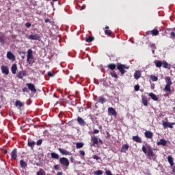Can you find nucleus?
I'll return each instance as SVG.
<instances>
[{
    "instance_id": "obj_1",
    "label": "nucleus",
    "mask_w": 175,
    "mask_h": 175,
    "mask_svg": "<svg viewBox=\"0 0 175 175\" xmlns=\"http://www.w3.org/2000/svg\"><path fill=\"white\" fill-rule=\"evenodd\" d=\"M107 68L110 69V70H115L117 68L118 70L120 72L121 75H125V69H129V66H125V64H121V63H118L117 65L116 64H109L107 65Z\"/></svg>"
},
{
    "instance_id": "obj_2",
    "label": "nucleus",
    "mask_w": 175,
    "mask_h": 175,
    "mask_svg": "<svg viewBox=\"0 0 175 175\" xmlns=\"http://www.w3.org/2000/svg\"><path fill=\"white\" fill-rule=\"evenodd\" d=\"M165 81L166 83V85H165V88L163 89V91H164V92L171 94L172 85L173 84V82L172 81V79L170 78V77H166L165 78Z\"/></svg>"
},
{
    "instance_id": "obj_3",
    "label": "nucleus",
    "mask_w": 175,
    "mask_h": 175,
    "mask_svg": "<svg viewBox=\"0 0 175 175\" xmlns=\"http://www.w3.org/2000/svg\"><path fill=\"white\" fill-rule=\"evenodd\" d=\"M142 151L144 154H147L148 157H154V152L152 151V149H151V147L148 146V149L146 146H142Z\"/></svg>"
},
{
    "instance_id": "obj_4",
    "label": "nucleus",
    "mask_w": 175,
    "mask_h": 175,
    "mask_svg": "<svg viewBox=\"0 0 175 175\" xmlns=\"http://www.w3.org/2000/svg\"><path fill=\"white\" fill-rule=\"evenodd\" d=\"M32 59H33V54L32 49H28L27 62L29 64V65H32V64H33Z\"/></svg>"
},
{
    "instance_id": "obj_5",
    "label": "nucleus",
    "mask_w": 175,
    "mask_h": 175,
    "mask_svg": "<svg viewBox=\"0 0 175 175\" xmlns=\"http://www.w3.org/2000/svg\"><path fill=\"white\" fill-rule=\"evenodd\" d=\"M59 163L63 166H66V167H68V166H69L70 164L69 159H68L66 157H62L59 159Z\"/></svg>"
},
{
    "instance_id": "obj_6",
    "label": "nucleus",
    "mask_w": 175,
    "mask_h": 175,
    "mask_svg": "<svg viewBox=\"0 0 175 175\" xmlns=\"http://www.w3.org/2000/svg\"><path fill=\"white\" fill-rule=\"evenodd\" d=\"M30 40H40V36L39 34L35 33V34H31L27 38Z\"/></svg>"
},
{
    "instance_id": "obj_7",
    "label": "nucleus",
    "mask_w": 175,
    "mask_h": 175,
    "mask_svg": "<svg viewBox=\"0 0 175 175\" xmlns=\"http://www.w3.org/2000/svg\"><path fill=\"white\" fill-rule=\"evenodd\" d=\"M108 114L109 116H113V117H117V111H116V109L113 107H109L108 108Z\"/></svg>"
},
{
    "instance_id": "obj_8",
    "label": "nucleus",
    "mask_w": 175,
    "mask_h": 175,
    "mask_svg": "<svg viewBox=\"0 0 175 175\" xmlns=\"http://www.w3.org/2000/svg\"><path fill=\"white\" fill-rule=\"evenodd\" d=\"M1 69L3 75H5L6 76L9 75V67H8L7 66L2 65Z\"/></svg>"
},
{
    "instance_id": "obj_9",
    "label": "nucleus",
    "mask_w": 175,
    "mask_h": 175,
    "mask_svg": "<svg viewBox=\"0 0 175 175\" xmlns=\"http://www.w3.org/2000/svg\"><path fill=\"white\" fill-rule=\"evenodd\" d=\"M26 85L28 88V90L31 91V92H36V88H35V85H33V83H27Z\"/></svg>"
},
{
    "instance_id": "obj_10",
    "label": "nucleus",
    "mask_w": 175,
    "mask_h": 175,
    "mask_svg": "<svg viewBox=\"0 0 175 175\" xmlns=\"http://www.w3.org/2000/svg\"><path fill=\"white\" fill-rule=\"evenodd\" d=\"M58 151H59L60 154H62V155H72V153L62 148H59Z\"/></svg>"
},
{
    "instance_id": "obj_11",
    "label": "nucleus",
    "mask_w": 175,
    "mask_h": 175,
    "mask_svg": "<svg viewBox=\"0 0 175 175\" xmlns=\"http://www.w3.org/2000/svg\"><path fill=\"white\" fill-rule=\"evenodd\" d=\"M173 125H174V122L170 123L169 122H163V126L164 129H166V128H173Z\"/></svg>"
},
{
    "instance_id": "obj_12",
    "label": "nucleus",
    "mask_w": 175,
    "mask_h": 175,
    "mask_svg": "<svg viewBox=\"0 0 175 175\" xmlns=\"http://www.w3.org/2000/svg\"><path fill=\"white\" fill-rule=\"evenodd\" d=\"M27 76V72L25 70H21L16 75L18 79H23L24 77Z\"/></svg>"
},
{
    "instance_id": "obj_13",
    "label": "nucleus",
    "mask_w": 175,
    "mask_h": 175,
    "mask_svg": "<svg viewBox=\"0 0 175 175\" xmlns=\"http://www.w3.org/2000/svg\"><path fill=\"white\" fill-rule=\"evenodd\" d=\"M7 58L10 61H16V56L10 51L7 53Z\"/></svg>"
},
{
    "instance_id": "obj_14",
    "label": "nucleus",
    "mask_w": 175,
    "mask_h": 175,
    "mask_svg": "<svg viewBox=\"0 0 175 175\" xmlns=\"http://www.w3.org/2000/svg\"><path fill=\"white\" fill-rule=\"evenodd\" d=\"M11 159H14V161H16V159H17V148H14L11 154Z\"/></svg>"
},
{
    "instance_id": "obj_15",
    "label": "nucleus",
    "mask_w": 175,
    "mask_h": 175,
    "mask_svg": "<svg viewBox=\"0 0 175 175\" xmlns=\"http://www.w3.org/2000/svg\"><path fill=\"white\" fill-rule=\"evenodd\" d=\"M144 135L146 137V139H152V137L154 136V133H152V132H151V131H146L144 133Z\"/></svg>"
},
{
    "instance_id": "obj_16",
    "label": "nucleus",
    "mask_w": 175,
    "mask_h": 175,
    "mask_svg": "<svg viewBox=\"0 0 175 175\" xmlns=\"http://www.w3.org/2000/svg\"><path fill=\"white\" fill-rule=\"evenodd\" d=\"M91 141L92 142V146L93 147H95V146H96V144H98V137H96V136H92Z\"/></svg>"
},
{
    "instance_id": "obj_17",
    "label": "nucleus",
    "mask_w": 175,
    "mask_h": 175,
    "mask_svg": "<svg viewBox=\"0 0 175 175\" xmlns=\"http://www.w3.org/2000/svg\"><path fill=\"white\" fill-rule=\"evenodd\" d=\"M142 103L144 106H148V100L146 96H142Z\"/></svg>"
},
{
    "instance_id": "obj_18",
    "label": "nucleus",
    "mask_w": 175,
    "mask_h": 175,
    "mask_svg": "<svg viewBox=\"0 0 175 175\" xmlns=\"http://www.w3.org/2000/svg\"><path fill=\"white\" fill-rule=\"evenodd\" d=\"M157 146H165L167 144V141L165 139H161L159 142L157 143Z\"/></svg>"
},
{
    "instance_id": "obj_19",
    "label": "nucleus",
    "mask_w": 175,
    "mask_h": 175,
    "mask_svg": "<svg viewBox=\"0 0 175 175\" xmlns=\"http://www.w3.org/2000/svg\"><path fill=\"white\" fill-rule=\"evenodd\" d=\"M140 77H142V72H140V70L135 71V72L134 73V79H135L136 80H139Z\"/></svg>"
},
{
    "instance_id": "obj_20",
    "label": "nucleus",
    "mask_w": 175,
    "mask_h": 175,
    "mask_svg": "<svg viewBox=\"0 0 175 175\" xmlns=\"http://www.w3.org/2000/svg\"><path fill=\"white\" fill-rule=\"evenodd\" d=\"M133 142H136V143H142L143 141L142 140V138L139 137L138 135H135L133 137Z\"/></svg>"
},
{
    "instance_id": "obj_21",
    "label": "nucleus",
    "mask_w": 175,
    "mask_h": 175,
    "mask_svg": "<svg viewBox=\"0 0 175 175\" xmlns=\"http://www.w3.org/2000/svg\"><path fill=\"white\" fill-rule=\"evenodd\" d=\"M11 72L12 75H16V72H17V64H12L11 67Z\"/></svg>"
},
{
    "instance_id": "obj_22",
    "label": "nucleus",
    "mask_w": 175,
    "mask_h": 175,
    "mask_svg": "<svg viewBox=\"0 0 175 175\" xmlns=\"http://www.w3.org/2000/svg\"><path fill=\"white\" fill-rule=\"evenodd\" d=\"M129 148V145L124 144L122 146L121 152H126Z\"/></svg>"
},
{
    "instance_id": "obj_23",
    "label": "nucleus",
    "mask_w": 175,
    "mask_h": 175,
    "mask_svg": "<svg viewBox=\"0 0 175 175\" xmlns=\"http://www.w3.org/2000/svg\"><path fill=\"white\" fill-rule=\"evenodd\" d=\"M36 144V142H35L34 141L28 142V143H27L28 147H30L31 148V150H33V148H35Z\"/></svg>"
},
{
    "instance_id": "obj_24",
    "label": "nucleus",
    "mask_w": 175,
    "mask_h": 175,
    "mask_svg": "<svg viewBox=\"0 0 175 175\" xmlns=\"http://www.w3.org/2000/svg\"><path fill=\"white\" fill-rule=\"evenodd\" d=\"M150 33L152 36H158V35H159V31L157 29H154L150 31Z\"/></svg>"
},
{
    "instance_id": "obj_25",
    "label": "nucleus",
    "mask_w": 175,
    "mask_h": 175,
    "mask_svg": "<svg viewBox=\"0 0 175 175\" xmlns=\"http://www.w3.org/2000/svg\"><path fill=\"white\" fill-rule=\"evenodd\" d=\"M77 122L79 125H85V121H84L83 118H80V116H78L77 118Z\"/></svg>"
},
{
    "instance_id": "obj_26",
    "label": "nucleus",
    "mask_w": 175,
    "mask_h": 175,
    "mask_svg": "<svg viewBox=\"0 0 175 175\" xmlns=\"http://www.w3.org/2000/svg\"><path fill=\"white\" fill-rule=\"evenodd\" d=\"M148 95L150 98L152 99V100H154V101L158 100V96H157V95H155L154 93H149Z\"/></svg>"
},
{
    "instance_id": "obj_27",
    "label": "nucleus",
    "mask_w": 175,
    "mask_h": 175,
    "mask_svg": "<svg viewBox=\"0 0 175 175\" xmlns=\"http://www.w3.org/2000/svg\"><path fill=\"white\" fill-rule=\"evenodd\" d=\"M51 157L53 159H59V155L55 152H51Z\"/></svg>"
},
{
    "instance_id": "obj_28",
    "label": "nucleus",
    "mask_w": 175,
    "mask_h": 175,
    "mask_svg": "<svg viewBox=\"0 0 175 175\" xmlns=\"http://www.w3.org/2000/svg\"><path fill=\"white\" fill-rule=\"evenodd\" d=\"M98 102H99V103H101V105H103L104 103H106V98H105V97L100 96L98 97Z\"/></svg>"
},
{
    "instance_id": "obj_29",
    "label": "nucleus",
    "mask_w": 175,
    "mask_h": 175,
    "mask_svg": "<svg viewBox=\"0 0 175 175\" xmlns=\"http://www.w3.org/2000/svg\"><path fill=\"white\" fill-rule=\"evenodd\" d=\"M36 175H46L44 170L40 168L39 171L36 172Z\"/></svg>"
},
{
    "instance_id": "obj_30",
    "label": "nucleus",
    "mask_w": 175,
    "mask_h": 175,
    "mask_svg": "<svg viewBox=\"0 0 175 175\" xmlns=\"http://www.w3.org/2000/svg\"><path fill=\"white\" fill-rule=\"evenodd\" d=\"M167 161L170 164V166H173L174 165V163L173 162V157H172V156H169L167 157Z\"/></svg>"
},
{
    "instance_id": "obj_31",
    "label": "nucleus",
    "mask_w": 175,
    "mask_h": 175,
    "mask_svg": "<svg viewBox=\"0 0 175 175\" xmlns=\"http://www.w3.org/2000/svg\"><path fill=\"white\" fill-rule=\"evenodd\" d=\"M155 65L157 68H161L163 62L161 61L157 60L155 62Z\"/></svg>"
},
{
    "instance_id": "obj_32",
    "label": "nucleus",
    "mask_w": 175,
    "mask_h": 175,
    "mask_svg": "<svg viewBox=\"0 0 175 175\" xmlns=\"http://www.w3.org/2000/svg\"><path fill=\"white\" fill-rule=\"evenodd\" d=\"M84 147V143L83 142H78L76 144L77 148H83Z\"/></svg>"
},
{
    "instance_id": "obj_33",
    "label": "nucleus",
    "mask_w": 175,
    "mask_h": 175,
    "mask_svg": "<svg viewBox=\"0 0 175 175\" xmlns=\"http://www.w3.org/2000/svg\"><path fill=\"white\" fill-rule=\"evenodd\" d=\"M20 163H21V166L23 167V169H25V167H27V163L24 161V160H21Z\"/></svg>"
},
{
    "instance_id": "obj_34",
    "label": "nucleus",
    "mask_w": 175,
    "mask_h": 175,
    "mask_svg": "<svg viewBox=\"0 0 175 175\" xmlns=\"http://www.w3.org/2000/svg\"><path fill=\"white\" fill-rule=\"evenodd\" d=\"M94 39V37L89 36L88 38L85 39V42H87V43H91V42H92Z\"/></svg>"
},
{
    "instance_id": "obj_35",
    "label": "nucleus",
    "mask_w": 175,
    "mask_h": 175,
    "mask_svg": "<svg viewBox=\"0 0 175 175\" xmlns=\"http://www.w3.org/2000/svg\"><path fill=\"white\" fill-rule=\"evenodd\" d=\"M163 68H165V69H167L169 68V64L166 61L163 62Z\"/></svg>"
},
{
    "instance_id": "obj_36",
    "label": "nucleus",
    "mask_w": 175,
    "mask_h": 175,
    "mask_svg": "<svg viewBox=\"0 0 175 175\" xmlns=\"http://www.w3.org/2000/svg\"><path fill=\"white\" fill-rule=\"evenodd\" d=\"M150 79L152 81H158V77L155 75H150Z\"/></svg>"
},
{
    "instance_id": "obj_37",
    "label": "nucleus",
    "mask_w": 175,
    "mask_h": 175,
    "mask_svg": "<svg viewBox=\"0 0 175 175\" xmlns=\"http://www.w3.org/2000/svg\"><path fill=\"white\" fill-rule=\"evenodd\" d=\"M94 175H103V171H102V170L94 171Z\"/></svg>"
},
{
    "instance_id": "obj_38",
    "label": "nucleus",
    "mask_w": 175,
    "mask_h": 175,
    "mask_svg": "<svg viewBox=\"0 0 175 175\" xmlns=\"http://www.w3.org/2000/svg\"><path fill=\"white\" fill-rule=\"evenodd\" d=\"M15 106H18L19 107H22V106H23V103H21V101H20V100H16V102H15Z\"/></svg>"
},
{
    "instance_id": "obj_39",
    "label": "nucleus",
    "mask_w": 175,
    "mask_h": 175,
    "mask_svg": "<svg viewBox=\"0 0 175 175\" xmlns=\"http://www.w3.org/2000/svg\"><path fill=\"white\" fill-rule=\"evenodd\" d=\"M110 75L114 79H118V75L116 72H110Z\"/></svg>"
},
{
    "instance_id": "obj_40",
    "label": "nucleus",
    "mask_w": 175,
    "mask_h": 175,
    "mask_svg": "<svg viewBox=\"0 0 175 175\" xmlns=\"http://www.w3.org/2000/svg\"><path fill=\"white\" fill-rule=\"evenodd\" d=\"M105 35H107V36H110L111 35V30H105Z\"/></svg>"
},
{
    "instance_id": "obj_41",
    "label": "nucleus",
    "mask_w": 175,
    "mask_h": 175,
    "mask_svg": "<svg viewBox=\"0 0 175 175\" xmlns=\"http://www.w3.org/2000/svg\"><path fill=\"white\" fill-rule=\"evenodd\" d=\"M42 143H43V140L42 139H40L37 141L36 145L37 146H42Z\"/></svg>"
},
{
    "instance_id": "obj_42",
    "label": "nucleus",
    "mask_w": 175,
    "mask_h": 175,
    "mask_svg": "<svg viewBox=\"0 0 175 175\" xmlns=\"http://www.w3.org/2000/svg\"><path fill=\"white\" fill-rule=\"evenodd\" d=\"M0 43H1L2 46H5V40H3L2 36H0Z\"/></svg>"
},
{
    "instance_id": "obj_43",
    "label": "nucleus",
    "mask_w": 175,
    "mask_h": 175,
    "mask_svg": "<svg viewBox=\"0 0 175 175\" xmlns=\"http://www.w3.org/2000/svg\"><path fill=\"white\" fill-rule=\"evenodd\" d=\"M170 38H171V39H174V38H175V33H174V31H172L171 32Z\"/></svg>"
},
{
    "instance_id": "obj_44",
    "label": "nucleus",
    "mask_w": 175,
    "mask_h": 175,
    "mask_svg": "<svg viewBox=\"0 0 175 175\" xmlns=\"http://www.w3.org/2000/svg\"><path fill=\"white\" fill-rule=\"evenodd\" d=\"M134 88L135 91H139V90H140V86L139 85H135Z\"/></svg>"
},
{
    "instance_id": "obj_45",
    "label": "nucleus",
    "mask_w": 175,
    "mask_h": 175,
    "mask_svg": "<svg viewBox=\"0 0 175 175\" xmlns=\"http://www.w3.org/2000/svg\"><path fill=\"white\" fill-rule=\"evenodd\" d=\"M105 174L106 175H113V174L111 173V171H110V170H106Z\"/></svg>"
},
{
    "instance_id": "obj_46",
    "label": "nucleus",
    "mask_w": 175,
    "mask_h": 175,
    "mask_svg": "<svg viewBox=\"0 0 175 175\" xmlns=\"http://www.w3.org/2000/svg\"><path fill=\"white\" fill-rule=\"evenodd\" d=\"M93 159H96V161H99V159H100V157H99L98 156H96V155H94Z\"/></svg>"
},
{
    "instance_id": "obj_47",
    "label": "nucleus",
    "mask_w": 175,
    "mask_h": 175,
    "mask_svg": "<svg viewBox=\"0 0 175 175\" xmlns=\"http://www.w3.org/2000/svg\"><path fill=\"white\" fill-rule=\"evenodd\" d=\"M54 169L55 170H59L60 169L59 165H55Z\"/></svg>"
},
{
    "instance_id": "obj_48",
    "label": "nucleus",
    "mask_w": 175,
    "mask_h": 175,
    "mask_svg": "<svg viewBox=\"0 0 175 175\" xmlns=\"http://www.w3.org/2000/svg\"><path fill=\"white\" fill-rule=\"evenodd\" d=\"M31 24L30 23H29V22L25 23V27L27 28H31Z\"/></svg>"
},
{
    "instance_id": "obj_49",
    "label": "nucleus",
    "mask_w": 175,
    "mask_h": 175,
    "mask_svg": "<svg viewBox=\"0 0 175 175\" xmlns=\"http://www.w3.org/2000/svg\"><path fill=\"white\" fill-rule=\"evenodd\" d=\"M79 154L80 155H82V157H84V155H85V152H84V150H80Z\"/></svg>"
},
{
    "instance_id": "obj_50",
    "label": "nucleus",
    "mask_w": 175,
    "mask_h": 175,
    "mask_svg": "<svg viewBox=\"0 0 175 175\" xmlns=\"http://www.w3.org/2000/svg\"><path fill=\"white\" fill-rule=\"evenodd\" d=\"M23 92H29V90H28L27 88H24L22 90Z\"/></svg>"
},
{
    "instance_id": "obj_51",
    "label": "nucleus",
    "mask_w": 175,
    "mask_h": 175,
    "mask_svg": "<svg viewBox=\"0 0 175 175\" xmlns=\"http://www.w3.org/2000/svg\"><path fill=\"white\" fill-rule=\"evenodd\" d=\"M151 49H152V50H155V49H157V46H155L154 44H152L150 45Z\"/></svg>"
},
{
    "instance_id": "obj_52",
    "label": "nucleus",
    "mask_w": 175,
    "mask_h": 175,
    "mask_svg": "<svg viewBox=\"0 0 175 175\" xmlns=\"http://www.w3.org/2000/svg\"><path fill=\"white\" fill-rule=\"evenodd\" d=\"M93 133H94L95 135L99 133V130L95 129V130L93 131Z\"/></svg>"
},
{
    "instance_id": "obj_53",
    "label": "nucleus",
    "mask_w": 175,
    "mask_h": 175,
    "mask_svg": "<svg viewBox=\"0 0 175 175\" xmlns=\"http://www.w3.org/2000/svg\"><path fill=\"white\" fill-rule=\"evenodd\" d=\"M150 88H151V90H154L155 84H154V83L151 84Z\"/></svg>"
},
{
    "instance_id": "obj_54",
    "label": "nucleus",
    "mask_w": 175,
    "mask_h": 175,
    "mask_svg": "<svg viewBox=\"0 0 175 175\" xmlns=\"http://www.w3.org/2000/svg\"><path fill=\"white\" fill-rule=\"evenodd\" d=\"M48 76H49V77H53V72H49Z\"/></svg>"
},
{
    "instance_id": "obj_55",
    "label": "nucleus",
    "mask_w": 175,
    "mask_h": 175,
    "mask_svg": "<svg viewBox=\"0 0 175 175\" xmlns=\"http://www.w3.org/2000/svg\"><path fill=\"white\" fill-rule=\"evenodd\" d=\"M44 21H45V23H51V21H50V19H49V18L44 19Z\"/></svg>"
},
{
    "instance_id": "obj_56",
    "label": "nucleus",
    "mask_w": 175,
    "mask_h": 175,
    "mask_svg": "<svg viewBox=\"0 0 175 175\" xmlns=\"http://www.w3.org/2000/svg\"><path fill=\"white\" fill-rule=\"evenodd\" d=\"M151 33V31H148L146 32V35H150Z\"/></svg>"
},
{
    "instance_id": "obj_57",
    "label": "nucleus",
    "mask_w": 175,
    "mask_h": 175,
    "mask_svg": "<svg viewBox=\"0 0 175 175\" xmlns=\"http://www.w3.org/2000/svg\"><path fill=\"white\" fill-rule=\"evenodd\" d=\"M99 143H100V144H103V141H102V139H99Z\"/></svg>"
},
{
    "instance_id": "obj_58",
    "label": "nucleus",
    "mask_w": 175,
    "mask_h": 175,
    "mask_svg": "<svg viewBox=\"0 0 175 175\" xmlns=\"http://www.w3.org/2000/svg\"><path fill=\"white\" fill-rule=\"evenodd\" d=\"M57 175H62V172H57Z\"/></svg>"
},
{
    "instance_id": "obj_59",
    "label": "nucleus",
    "mask_w": 175,
    "mask_h": 175,
    "mask_svg": "<svg viewBox=\"0 0 175 175\" xmlns=\"http://www.w3.org/2000/svg\"><path fill=\"white\" fill-rule=\"evenodd\" d=\"M109 26H106V27H105V29H106V30H109Z\"/></svg>"
},
{
    "instance_id": "obj_60",
    "label": "nucleus",
    "mask_w": 175,
    "mask_h": 175,
    "mask_svg": "<svg viewBox=\"0 0 175 175\" xmlns=\"http://www.w3.org/2000/svg\"><path fill=\"white\" fill-rule=\"evenodd\" d=\"M20 54H23V55H25V52H21Z\"/></svg>"
},
{
    "instance_id": "obj_61",
    "label": "nucleus",
    "mask_w": 175,
    "mask_h": 175,
    "mask_svg": "<svg viewBox=\"0 0 175 175\" xmlns=\"http://www.w3.org/2000/svg\"><path fill=\"white\" fill-rule=\"evenodd\" d=\"M155 53V49H152V54Z\"/></svg>"
},
{
    "instance_id": "obj_62",
    "label": "nucleus",
    "mask_w": 175,
    "mask_h": 175,
    "mask_svg": "<svg viewBox=\"0 0 175 175\" xmlns=\"http://www.w3.org/2000/svg\"><path fill=\"white\" fill-rule=\"evenodd\" d=\"M4 154H8V150H5Z\"/></svg>"
},
{
    "instance_id": "obj_63",
    "label": "nucleus",
    "mask_w": 175,
    "mask_h": 175,
    "mask_svg": "<svg viewBox=\"0 0 175 175\" xmlns=\"http://www.w3.org/2000/svg\"><path fill=\"white\" fill-rule=\"evenodd\" d=\"M25 58V56H22V59H24Z\"/></svg>"
},
{
    "instance_id": "obj_64",
    "label": "nucleus",
    "mask_w": 175,
    "mask_h": 175,
    "mask_svg": "<svg viewBox=\"0 0 175 175\" xmlns=\"http://www.w3.org/2000/svg\"><path fill=\"white\" fill-rule=\"evenodd\" d=\"M53 1V2H57V1H58V0H52Z\"/></svg>"
}]
</instances>
